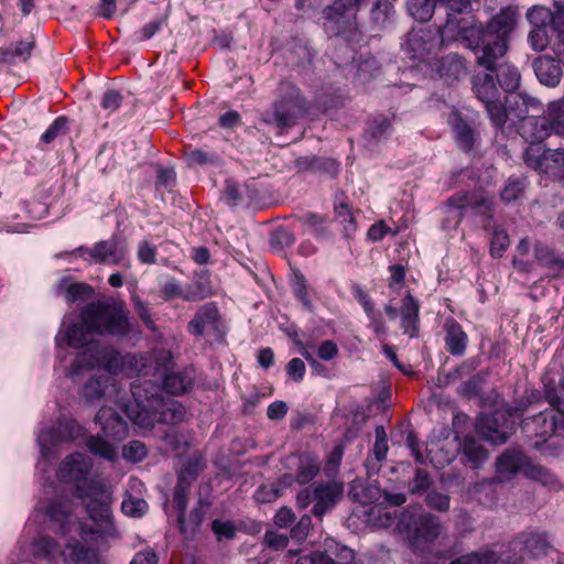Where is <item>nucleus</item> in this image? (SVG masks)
<instances>
[{
  "label": "nucleus",
  "mask_w": 564,
  "mask_h": 564,
  "mask_svg": "<svg viewBox=\"0 0 564 564\" xmlns=\"http://www.w3.org/2000/svg\"><path fill=\"white\" fill-rule=\"evenodd\" d=\"M106 362L112 369H121L128 377L144 376L161 379V384L151 380H137L131 383V394L135 413L130 417L142 427H152L155 423L177 424L184 420V406L163 397L187 393L195 382V369L184 367L174 370V355L167 348H154L144 352H106Z\"/></svg>",
  "instance_id": "nucleus-1"
},
{
  "label": "nucleus",
  "mask_w": 564,
  "mask_h": 564,
  "mask_svg": "<svg viewBox=\"0 0 564 564\" xmlns=\"http://www.w3.org/2000/svg\"><path fill=\"white\" fill-rule=\"evenodd\" d=\"M517 22V13L511 8L501 9L486 28L473 26V20L465 22L464 44L469 48L477 66L491 72L506 93L516 91L521 82L519 69L506 61L509 36Z\"/></svg>",
  "instance_id": "nucleus-2"
},
{
  "label": "nucleus",
  "mask_w": 564,
  "mask_h": 564,
  "mask_svg": "<svg viewBox=\"0 0 564 564\" xmlns=\"http://www.w3.org/2000/svg\"><path fill=\"white\" fill-rule=\"evenodd\" d=\"M509 115L523 122L522 129L533 130V138H547L552 133L564 135V99L551 102L544 116H530V109H540L538 99L517 94L506 100Z\"/></svg>",
  "instance_id": "nucleus-3"
},
{
  "label": "nucleus",
  "mask_w": 564,
  "mask_h": 564,
  "mask_svg": "<svg viewBox=\"0 0 564 564\" xmlns=\"http://www.w3.org/2000/svg\"><path fill=\"white\" fill-rule=\"evenodd\" d=\"M94 333L88 329L87 325L79 319L78 323L69 324L63 336H56V345L62 347L63 341L66 346L73 348H82L83 350L77 354L70 365V372L79 375L83 369H91L101 367L109 373H121V369H112L106 362V352L109 350L120 354L116 348L109 345H104L99 340L90 339L89 336Z\"/></svg>",
  "instance_id": "nucleus-4"
},
{
  "label": "nucleus",
  "mask_w": 564,
  "mask_h": 564,
  "mask_svg": "<svg viewBox=\"0 0 564 564\" xmlns=\"http://www.w3.org/2000/svg\"><path fill=\"white\" fill-rule=\"evenodd\" d=\"M79 318L95 335L123 338L132 330L129 311L124 302L108 299L86 304Z\"/></svg>",
  "instance_id": "nucleus-5"
},
{
  "label": "nucleus",
  "mask_w": 564,
  "mask_h": 564,
  "mask_svg": "<svg viewBox=\"0 0 564 564\" xmlns=\"http://www.w3.org/2000/svg\"><path fill=\"white\" fill-rule=\"evenodd\" d=\"M308 110L310 102L301 89L292 82L281 80L271 107L262 112L261 119L283 133L295 127Z\"/></svg>",
  "instance_id": "nucleus-6"
},
{
  "label": "nucleus",
  "mask_w": 564,
  "mask_h": 564,
  "mask_svg": "<svg viewBox=\"0 0 564 564\" xmlns=\"http://www.w3.org/2000/svg\"><path fill=\"white\" fill-rule=\"evenodd\" d=\"M497 474L502 479H509L518 473L527 478L539 481L544 486L555 487L557 479L553 473L533 460L522 452L506 449L496 463Z\"/></svg>",
  "instance_id": "nucleus-7"
},
{
  "label": "nucleus",
  "mask_w": 564,
  "mask_h": 564,
  "mask_svg": "<svg viewBox=\"0 0 564 564\" xmlns=\"http://www.w3.org/2000/svg\"><path fill=\"white\" fill-rule=\"evenodd\" d=\"M520 427L524 437L532 442V446L542 449L549 440L564 431V411L544 409L522 417Z\"/></svg>",
  "instance_id": "nucleus-8"
},
{
  "label": "nucleus",
  "mask_w": 564,
  "mask_h": 564,
  "mask_svg": "<svg viewBox=\"0 0 564 564\" xmlns=\"http://www.w3.org/2000/svg\"><path fill=\"white\" fill-rule=\"evenodd\" d=\"M343 494L344 482L341 481H316L299 491L296 503L301 509H305L314 502L312 512L315 517L322 518L338 503Z\"/></svg>",
  "instance_id": "nucleus-9"
},
{
  "label": "nucleus",
  "mask_w": 564,
  "mask_h": 564,
  "mask_svg": "<svg viewBox=\"0 0 564 564\" xmlns=\"http://www.w3.org/2000/svg\"><path fill=\"white\" fill-rule=\"evenodd\" d=\"M551 544L546 533L521 532L500 554L501 562L521 564L524 560H534L549 553Z\"/></svg>",
  "instance_id": "nucleus-10"
},
{
  "label": "nucleus",
  "mask_w": 564,
  "mask_h": 564,
  "mask_svg": "<svg viewBox=\"0 0 564 564\" xmlns=\"http://www.w3.org/2000/svg\"><path fill=\"white\" fill-rule=\"evenodd\" d=\"M74 496L80 500H88L85 508L91 521L110 522L112 496L101 479L91 478L87 486H78Z\"/></svg>",
  "instance_id": "nucleus-11"
},
{
  "label": "nucleus",
  "mask_w": 564,
  "mask_h": 564,
  "mask_svg": "<svg viewBox=\"0 0 564 564\" xmlns=\"http://www.w3.org/2000/svg\"><path fill=\"white\" fill-rule=\"evenodd\" d=\"M446 9V22L440 29L441 41H462L464 43V24L473 20V26L486 28L471 13V0H440Z\"/></svg>",
  "instance_id": "nucleus-12"
},
{
  "label": "nucleus",
  "mask_w": 564,
  "mask_h": 564,
  "mask_svg": "<svg viewBox=\"0 0 564 564\" xmlns=\"http://www.w3.org/2000/svg\"><path fill=\"white\" fill-rule=\"evenodd\" d=\"M445 213L459 224L465 217L466 210L470 209L476 215L487 217L494 216L492 202L475 191L457 192L447 198L444 205Z\"/></svg>",
  "instance_id": "nucleus-13"
},
{
  "label": "nucleus",
  "mask_w": 564,
  "mask_h": 564,
  "mask_svg": "<svg viewBox=\"0 0 564 564\" xmlns=\"http://www.w3.org/2000/svg\"><path fill=\"white\" fill-rule=\"evenodd\" d=\"M514 426V420L510 417V412L506 411L505 408L481 415L477 422L479 434L496 445L506 443L513 433Z\"/></svg>",
  "instance_id": "nucleus-14"
},
{
  "label": "nucleus",
  "mask_w": 564,
  "mask_h": 564,
  "mask_svg": "<svg viewBox=\"0 0 564 564\" xmlns=\"http://www.w3.org/2000/svg\"><path fill=\"white\" fill-rule=\"evenodd\" d=\"M189 497H184L183 505H178L176 499H172L173 509L177 512V528L180 533L186 540H193L196 534L199 532L203 521L205 519L206 512L210 507V503L202 498H199L196 505L192 508V510L187 513V505Z\"/></svg>",
  "instance_id": "nucleus-15"
},
{
  "label": "nucleus",
  "mask_w": 564,
  "mask_h": 564,
  "mask_svg": "<svg viewBox=\"0 0 564 564\" xmlns=\"http://www.w3.org/2000/svg\"><path fill=\"white\" fill-rule=\"evenodd\" d=\"M80 258L94 263L119 265L127 258V250L119 247L116 237L96 242L91 248L80 246L75 251Z\"/></svg>",
  "instance_id": "nucleus-16"
},
{
  "label": "nucleus",
  "mask_w": 564,
  "mask_h": 564,
  "mask_svg": "<svg viewBox=\"0 0 564 564\" xmlns=\"http://www.w3.org/2000/svg\"><path fill=\"white\" fill-rule=\"evenodd\" d=\"M91 467L93 463L88 457L82 453H73L61 462L56 474L61 481L75 485V494L78 486H87L91 479L88 478Z\"/></svg>",
  "instance_id": "nucleus-17"
},
{
  "label": "nucleus",
  "mask_w": 564,
  "mask_h": 564,
  "mask_svg": "<svg viewBox=\"0 0 564 564\" xmlns=\"http://www.w3.org/2000/svg\"><path fill=\"white\" fill-rule=\"evenodd\" d=\"M352 9V0H335L332 6L326 7L323 15L333 24L327 26L328 31L339 36L356 30V15L350 13Z\"/></svg>",
  "instance_id": "nucleus-18"
},
{
  "label": "nucleus",
  "mask_w": 564,
  "mask_h": 564,
  "mask_svg": "<svg viewBox=\"0 0 564 564\" xmlns=\"http://www.w3.org/2000/svg\"><path fill=\"white\" fill-rule=\"evenodd\" d=\"M83 434L82 425L74 419L61 416L56 426L44 430L39 435V443L42 451H47L64 442H70Z\"/></svg>",
  "instance_id": "nucleus-19"
},
{
  "label": "nucleus",
  "mask_w": 564,
  "mask_h": 564,
  "mask_svg": "<svg viewBox=\"0 0 564 564\" xmlns=\"http://www.w3.org/2000/svg\"><path fill=\"white\" fill-rule=\"evenodd\" d=\"M289 459L293 460L294 471L283 476V482L285 485H291L292 482L307 485L321 471L319 457L314 453L303 452L290 457Z\"/></svg>",
  "instance_id": "nucleus-20"
},
{
  "label": "nucleus",
  "mask_w": 564,
  "mask_h": 564,
  "mask_svg": "<svg viewBox=\"0 0 564 564\" xmlns=\"http://www.w3.org/2000/svg\"><path fill=\"white\" fill-rule=\"evenodd\" d=\"M351 293L354 299L361 305L369 319L368 327L372 329L379 340H384L388 334V327L382 313L375 308V303L369 293L359 283H352Z\"/></svg>",
  "instance_id": "nucleus-21"
},
{
  "label": "nucleus",
  "mask_w": 564,
  "mask_h": 564,
  "mask_svg": "<svg viewBox=\"0 0 564 564\" xmlns=\"http://www.w3.org/2000/svg\"><path fill=\"white\" fill-rule=\"evenodd\" d=\"M555 12H551L544 8H533L528 12L529 21L534 24V28L529 33V42L533 50L541 52L549 45L547 35V22L553 25V15ZM555 32V30H553Z\"/></svg>",
  "instance_id": "nucleus-22"
},
{
  "label": "nucleus",
  "mask_w": 564,
  "mask_h": 564,
  "mask_svg": "<svg viewBox=\"0 0 564 564\" xmlns=\"http://www.w3.org/2000/svg\"><path fill=\"white\" fill-rule=\"evenodd\" d=\"M95 421L101 425L104 436L115 442H120L128 436L127 421L112 408L101 406Z\"/></svg>",
  "instance_id": "nucleus-23"
},
{
  "label": "nucleus",
  "mask_w": 564,
  "mask_h": 564,
  "mask_svg": "<svg viewBox=\"0 0 564 564\" xmlns=\"http://www.w3.org/2000/svg\"><path fill=\"white\" fill-rule=\"evenodd\" d=\"M440 534L441 522L438 517L432 513H423L413 522L410 541L414 549H420L423 544L436 540Z\"/></svg>",
  "instance_id": "nucleus-24"
},
{
  "label": "nucleus",
  "mask_w": 564,
  "mask_h": 564,
  "mask_svg": "<svg viewBox=\"0 0 564 564\" xmlns=\"http://www.w3.org/2000/svg\"><path fill=\"white\" fill-rule=\"evenodd\" d=\"M420 301L415 299L410 291H408L401 300L399 315L400 327L402 328L403 334L408 335L410 338H417L420 336Z\"/></svg>",
  "instance_id": "nucleus-25"
},
{
  "label": "nucleus",
  "mask_w": 564,
  "mask_h": 564,
  "mask_svg": "<svg viewBox=\"0 0 564 564\" xmlns=\"http://www.w3.org/2000/svg\"><path fill=\"white\" fill-rule=\"evenodd\" d=\"M220 323V313L215 302L200 305L187 324V332L195 336H204L207 328L216 330Z\"/></svg>",
  "instance_id": "nucleus-26"
},
{
  "label": "nucleus",
  "mask_w": 564,
  "mask_h": 564,
  "mask_svg": "<svg viewBox=\"0 0 564 564\" xmlns=\"http://www.w3.org/2000/svg\"><path fill=\"white\" fill-rule=\"evenodd\" d=\"M354 551L345 545H340L334 540L325 541V551L316 552L314 554V561H307V558H301L302 561L310 562V564H350L354 560Z\"/></svg>",
  "instance_id": "nucleus-27"
},
{
  "label": "nucleus",
  "mask_w": 564,
  "mask_h": 564,
  "mask_svg": "<svg viewBox=\"0 0 564 564\" xmlns=\"http://www.w3.org/2000/svg\"><path fill=\"white\" fill-rule=\"evenodd\" d=\"M438 42V37L431 30H412L408 34L406 48L412 52V58L424 59Z\"/></svg>",
  "instance_id": "nucleus-28"
},
{
  "label": "nucleus",
  "mask_w": 564,
  "mask_h": 564,
  "mask_svg": "<svg viewBox=\"0 0 564 564\" xmlns=\"http://www.w3.org/2000/svg\"><path fill=\"white\" fill-rule=\"evenodd\" d=\"M444 343L446 350L452 356H463L468 345V335L462 325L453 317H448L444 323Z\"/></svg>",
  "instance_id": "nucleus-29"
},
{
  "label": "nucleus",
  "mask_w": 564,
  "mask_h": 564,
  "mask_svg": "<svg viewBox=\"0 0 564 564\" xmlns=\"http://www.w3.org/2000/svg\"><path fill=\"white\" fill-rule=\"evenodd\" d=\"M200 469V463L197 459H189L182 466L173 490V498L176 499L178 505H183L184 497H189L192 485L196 480Z\"/></svg>",
  "instance_id": "nucleus-30"
},
{
  "label": "nucleus",
  "mask_w": 564,
  "mask_h": 564,
  "mask_svg": "<svg viewBox=\"0 0 564 564\" xmlns=\"http://www.w3.org/2000/svg\"><path fill=\"white\" fill-rule=\"evenodd\" d=\"M459 451L462 453V462L474 469L480 468L488 458L487 449L470 435L463 438Z\"/></svg>",
  "instance_id": "nucleus-31"
},
{
  "label": "nucleus",
  "mask_w": 564,
  "mask_h": 564,
  "mask_svg": "<svg viewBox=\"0 0 564 564\" xmlns=\"http://www.w3.org/2000/svg\"><path fill=\"white\" fill-rule=\"evenodd\" d=\"M534 258L538 263L547 270L551 278L564 276V259L549 247L538 243L534 246Z\"/></svg>",
  "instance_id": "nucleus-32"
},
{
  "label": "nucleus",
  "mask_w": 564,
  "mask_h": 564,
  "mask_svg": "<svg viewBox=\"0 0 564 564\" xmlns=\"http://www.w3.org/2000/svg\"><path fill=\"white\" fill-rule=\"evenodd\" d=\"M449 123L455 133V140L458 147L465 152L471 151L476 141V131L474 127L458 112L451 113Z\"/></svg>",
  "instance_id": "nucleus-33"
},
{
  "label": "nucleus",
  "mask_w": 564,
  "mask_h": 564,
  "mask_svg": "<svg viewBox=\"0 0 564 564\" xmlns=\"http://www.w3.org/2000/svg\"><path fill=\"white\" fill-rule=\"evenodd\" d=\"M497 84L491 72L476 74L473 78L474 93L484 105L500 99V91Z\"/></svg>",
  "instance_id": "nucleus-34"
},
{
  "label": "nucleus",
  "mask_w": 564,
  "mask_h": 564,
  "mask_svg": "<svg viewBox=\"0 0 564 564\" xmlns=\"http://www.w3.org/2000/svg\"><path fill=\"white\" fill-rule=\"evenodd\" d=\"M465 59L458 54H448L436 63V72L446 82L457 80L466 75Z\"/></svg>",
  "instance_id": "nucleus-35"
},
{
  "label": "nucleus",
  "mask_w": 564,
  "mask_h": 564,
  "mask_svg": "<svg viewBox=\"0 0 564 564\" xmlns=\"http://www.w3.org/2000/svg\"><path fill=\"white\" fill-rule=\"evenodd\" d=\"M115 379L110 375L90 378L83 387V397L87 402L99 401L109 390H115Z\"/></svg>",
  "instance_id": "nucleus-36"
},
{
  "label": "nucleus",
  "mask_w": 564,
  "mask_h": 564,
  "mask_svg": "<svg viewBox=\"0 0 564 564\" xmlns=\"http://www.w3.org/2000/svg\"><path fill=\"white\" fill-rule=\"evenodd\" d=\"M539 80L550 87L556 86L562 77V68L552 58H540L534 64Z\"/></svg>",
  "instance_id": "nucleus-37"
},
{
  "label": "nucleus",
  "mask_w": 564,
  "mask_h": 564,
  "mask_svg": "<svg viewBox=\"0 0 564 564\" xmlns=\"http://www.w3.org/2000/svg\"><path fill=\"white\" fill-rule=\"evenodd\" d=\"M544 401L549 403L550 410L564 411V394L558 388V382L549 375L541 377Z\"/></svg>",
  "instance_id": "nucleus-38"
},
{
  "label": "nucleus",
  "mask_w": 564,
  "mask_h": 564,
  "mask_svg": "<svg viewBox=\"0 0 564 564\" xmlns=\"http://www.w3.org/2000/svg\"><path fill=\"white\" fill-rule=\"evenodd\" d=\"M85 446L91 454L107 460L113 462L117 458V449L115 445L106 441L100 435H89L86 437Z\"/></svg>",
  "instance_id": "nucleus-39"
},
{
  "label": "nucleus",
  "mask_w": 564,
  "mask_h": 564,
  "mask_svg": "<svg viewBox=\"0 0 564 564\" xmlns=\"http://www.w3.org/2000/svg\"><path fill=\"white\" fill-rule=\"evenodd\" d=\"M34 47L35 42L33 39L20 41L15 44L14 48L8 47L0 50V61L9 64L14 63L17 59L26 61L31 56Z\"/></svg>",
  "instance_id": "nucleus-40"
},
{
  "label": "nucleus",
  "mask_w": 564,
  "mask_h": 564,
  "mask_svg": "<svg viewBox=\"0 0 564 564\" xmlns=\"http://www.w3.org/2000/svg\"><path fill=\"white\" fill-rule=\"evenodd\" d=\"M65 564H90L93 552L79 542L68 543L61 552Z\"/></svg>",
  "instance_id": "nucleus-41"
},
{
  "label": "nucleus",
  "mask_w": 564,
  "mask_h": 564,
  "mask_svg": "<svg viewBox=\"0 0 564 564\" xmlns=\"http://www.w3.org/2000/svg\"><path fill=\"white\" fill-rule=\"evenodd\" d=\"M501 561L500 554L490 549H482L479 552H471L457 557L449 564H495Z\"/></svg>",
  "instance_id": "nucleus-42"
},
{
  "label": "nucleus",
  "mask_w": 564,
  "mask_h": 564,
  "mask_svg": "<svg viewBox=\"0 0 564 564\" xmlns=\"http://www.w3.org/2000/svg\"><path fill=\"white\" fill-rule=\"evenodd\" d=\"M437 4L444 7L440 0H410L408 9L416 21L425 22L432 18Z\"/></svg>",
  "instance_id": "nucleus-43"
},
{
  "label": "nucleus",
  "mask_w": 564,
  "mask_h": 564,
  "mask_svg": "<svg viewBox=\"0 0 564 564\" xmlns=\"http://www.w3.org/2000/svg\"><path fill=\"white\" fill-rule=\"evenodd\" d=\"M530 137L532 141L523 154V160L529 167L540 172L542 160L546 151L545 147L541 143L544 138L534 139L533 131Z\"/></svg>",
  "instance_id": "nucleus-44"
},
{
  "label": "nucleus",
  "mask_w": 564,
  "mask_h": 564,
  "mask_svg": "<svg viewBox=\"0 0 564 564\" xmlns=\"http://www.w3.org/2000/svg\"><path fill=\"white\" fill-rule=\"evenodd\" d=\"M45 512L52 521L59 523L64 531L72 513V507L68 500L54 499L48 503Z\"/></svg>",
  "instance_id": "nucleus-45"
},
{
  "label": "nucleus",
  "mask_w": 564,
  "mask_h": 564,
  "mask_svg": "<svg viewBox=\"0 0 564 564\" xmlns=\"http://www.w3.org/2000/svg\"><path fill=\"white\" fill-rule=\"evenodd\" d=\"M564 167V149H546L540 173L557 175Z\"/></svg>",
  "instance_id": "nucleus-46"
},
{
  "label": "nucleus",
  "mask_w": 564,
  "mask_h": 564,
  "mask_svg": "<svg viewBox=\"0 0 564 564\" xmlns=\"http://www.w3.org/2000/svg\"><path fill=\"white\" fill-rule=\"evenodd\" d=\"M292 291L297 301L307 311L313 310V303L308 294V285L304 274L300 270L293 271Z\"/></svg>",
  "instance_id": "nucleus-47"
},
{
  "label": "nucleus",
  "mask_w": 564,
  "mask_h": 564,
  "mask_svg": "<svg viewBox=\"0 0 564 564\" xmlns=\"http://www.w3.org/2000/svg\"><path fill=\"white\" fill-rule=\"evenodd\" d=\"M301 221L308 226L311 234L317 239H328L330 237L327 220L324 216L307 213L301 217Z\"/></svg>",
  "instance_id": "nucleus-48"
},
{
  "label": "nucleus",
  "mask_w": 564,
  "mask_h": 564,
  "mask_svg": "<svg viewBox=\"0 0 564 564\" xmlns=\"http://www.w3.org/2000/svg\"><path fill=\"white\" fill-rule=\"evenodd\" d=\"M185 160L188 166L217 164L218 155L215 152H208L202 149H192L187 147L184 152Z\"/></svg>",
  "instance_id": "nucleus-49"
},
{
  "label": "nucleus",
  "mask_w": 564,
  "mask_h": 564,
  "mask_svg": "<svg viewBox=\"0 0 564 564\" xmlns=\"http://www.w3.org/2000/svg\"><path fill=\"white\" fill-rule=\"evenodd\" d=\"M524 178L510 176L501 191V199L506 203L518 200L524 194Z\"/></svg>",
  "instance_id": "nucleus-50"
},
{
  "label": "nucleus",
  "mask_w": 564,
  "mask_h": 564,
  "mask_svg": "<svg viewBox=\"0 0 564 564\" xmlns=\"http://www.w3.org/2000/svg\"><path fill=\"white\" fill-rule=\"evenodd\" d=\"M485 108L488 112V116H489L492 124L497 129H502L505 127L508 116H510L509 110H508V105L503 106L500 102V99H496L494 101L485 104Z\"/></svg>",
  "instance_id": "nucleus-51"
},
{
  "label": "nucleus",
  "mask_w": 564,
  "mask_h": 564,
  "mask_svg": "<svg viewBox=\"0 0 564 564\" xmlns=\"http://www.w3.org/2000/svg\"><path fill=\"white\" fill-rule=\"evenodd\" d=\"M68 130V119L64 116H59L51 123V126L41 135V142L50 144L57 137L67 134Z\"/></svg>",
  "instance_id": "nucleus-52"
},
{
  "label": "nucleus",
  "mask_w": 564,
  "mask_h": 564,
  "mask_svg": "<svg viewBox=\"0 0 564 564\" xmlns=\"http://www.w3.org/2000/svg\"><path fill=\"white\" fill-rule=\"evenodd\" d=\"M391 130V121L383 115L375 117L368 122L366 134L371 140H380Z\"/></svg>",
  "instance_id": "nucleus-53"
},
{
  "label": "nucleus",
  "mask_w": 564,
  "mask_h": 564,
  "mask_svg": "<svg viewBox=\"0 0 564 564\" xmlns=\"http://www.w3.org/2000/svg\"><path fill=\"white\" fill-rule=\"evenodd\" d=\"M185 302H199L213 295V290L209 283L195 282L184 289Z\"/></svg>",
  "instance_id": "nucleus-54"
},
{
  "label": "nucleus",
  "mask_w": 564,
  "mask_h": 564,
  "mask_svg": "<svg viewBox=\"0 0 564 564\" xmlns=\"http://www.w3.org/2000/svg\"><path fill=\"white\" fill-rule=\"evenodd\" d=\"M553 25L557 37L555 53L558 59L564 63V6L555 11Z\"/></svg>",
  "instance_id": "nucleus-55"
},
{
  "label": "nucleus",
  "mask_w": 564,
  "mask_h": 564,
  "mask_svg": "<svg viewBox=\"0 0 564 564\" xmlns=\"http://www.w3.org/2000/svg\"><path fill=\"white\" fill-rule=\"evenodd\" d=\"M509 243L510 240L507 231L502 228L496 227L490 240V254L494 258L502 257V253L507 250Z\"/></svg>",
  "instance_id": "nucleus-56"
},
{
  "label": "nucleus",
  "mask_w": 564,
  "mask_h": 564,
  "mask_svg": "<svg viewBox=\"0 0 564 564\" xmlns=\"http://www.w3.org/2000/svg\"><path fill=\"white\" fill-rule=\"evenodd\" d=\"M334 212L338 219H340L341 224H344V230L346 236H348L349 231H355L356 221L351 213V208L346 202L335 203Z\"/></svg>",
  "instance_id": "nucleus-57"
},
{
  "label": "nucleus",
  "mask_w": 564,
  "mask_h": 564,
  "mask_svg": "<svg viewBox=\"0 0 564 564\" xmlns=\"http://www.w3.org/2000/svg\"><path fill=\"white\" fill-rule=\"evenodd\" d=\"M35 556L50 558L58 551V543L50 536H40L33 544Z\"/></svg>",
  "instance_id": "nucleus-58"
},
{
  "label": "nucleus",
  "mask_w": 564,
  "mask_h": 564,
  "mask_svg": "<svg viewBox=\"0 0 564 564\" xmlns=\"http://www.w3.org/2000/svg\"><path fill=\"white\" fill-rule=\"evenodd\" d=\"M184 289L175 278L167 279L160 290V296L165 302H171L175 299H182L184 301Z\"/></svg>",
  "instance_id": "nucleus-59"
},
{
  "label": "nucleus",
  "mask_w": 564,
  "mask_h": 564,
  "mask_svg": "<svg viewBox=\"0 0 564 564\" xmlns=\"http://www.w3.org/2000/svg\"><path fill=\"white\" fill-rule=\"evenodd\" d=\"M375 436H376V441H375L372 453H373L376 462L381 463L382 460L386 459L387 453L389 451L388 436H387L384 427L381 425L377 426L376 431H375Z\"/></svg>",
  "instance_id": "nucleus-60"
},
{
  "label": "nucleus",
  "mask_w": 564,
  "mask_h": 564,
  "mask_svg": "<svg viewBox=\"0 0 564 564\" xmlns=\"http://www.w3.org/2000/svg\"><path fill=\"white\" fill-rule=\"evenodd\" d=\"M282 492L279 484H269L260 486L256 494L254 499L258 503H270L275 501Z\"/></svg>",
  "instance_id": "nucleus-61"
},
{
  "label": "nucleus",
  "mask_w": 564,
  "mask_h": 564,
  "mask_svg": "<svg viewBox=\"0 0 564 564\" xmlns=\"http://www.w3.org/2000/svg\"><path fill=\"white\" fill-rule=\"evenodd\" d=\"M93 294V288L86 283H72L67 286L65 297L69 304L85 300Z\"/></svg>",
  "instance_id": "nucleus-62"
},
{
  "label": "nucleus",
  "mask_w": 564,
  "mask_h": 564,
  "mask_svg": "<svg viewBox=\"0 0 564 564\" xmlns=\"http://www.w3.org/2000/svg\"><path fill=\"white\" fill-rule=\"evenodd\" d=\"M148 454L147 446L140 441H131L123 446L122 456L133 463L141 462Z\"/></svg>",
  "instance_id": "nucleus-63"
},
{
  "label": "nucleus",
  "mask_w": 564,
  "mask_h": 564,
  "mask_svg": "<svg viewBox=\"0 0 564 564\" xmlns=\"http://www.w3.org/2000/svg\"><path fill=\"white\" fill-rule=\"evenodd\" d=\"M425 502L429 508L440 512H445L449 509L451 498L446 494L432 490L426 495Z\"/></svg>",
  "instance_id": "nucleus-64"
}]
</instances>
